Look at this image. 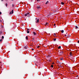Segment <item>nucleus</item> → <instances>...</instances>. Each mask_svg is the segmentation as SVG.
<instances>
[{"instance_id":"bb28decb","label":"nucleus","mask_w":79,"mask_h":79,"mask_svg":"<svg viewBox=\"0 0 79 79\" xmlns=\"http://www.w3.org/2000/svg\"><path fill=\"white\" fill-rule=\"evenodd\" d=\"M40 47V46H37V48H39Z\"/></svg>"},{"instance_id":"6ab92c4d","label":"nucleus","mask_w":79,"mask_h":79,"mask_svg":"<svg viewBox=\"0 0 79 79\" xmlns=\"http://www.w3.org/2000/svg\"><path fill=\"white\" fill-rule=\"evenodd\" d=\"M58 67H60V68H62V67L61 65H59Z\"/></svg>"},{"instance_id":"79ce46f5","label":"nucleus","mask_w":79,"mask_h":79,"mask_svg":"<svg viewBox=\"0 0 79 79\" xmlns=\"http://www.w3.org/2000/svg\"><path fill=\"white\" fill-rule=\"evenodd\" d=\"M55 39H57V38H56Z\"/></svg>"},{"instance_id":"5701e85b","label":"nucleus","mask_w":79,"mask_h":79,"mask_svg":"<svg viewBox=\"0 0 79 79\" xmlns=\"http://www.w3.org/2000/svg\"><path fill=\"white\" fill-rule=\"evenodd\" d=\"M4 38V36H2V39H3Z\"/></svg>"},{"instance_id":"cd10ccee","label":"nucleus","mask_w":79,"mask_h":79,"mask_svg":"<svg viewBox=\"0 0 79 79\" xmlns=\"http://www.w3.org/2000/svg\"><path fill=\"white\" fill-rule=\"evenodd\" d=\"M12 6L13 7H14V4H12Z\"/></svg>"},{"instance_id":"c85d7f7f","label":"nucleus","mask_w":79,"mask_h":79,"mask_svg":"<svg viewBox=\"0 0 79 79\" xmlns=\"http://www.w3.org/2000/svg\"><path fill=\"white\" fill-rule=\"evenodd\" d=\"M2 41V39H1L0 40V41L1 42V41Z\"/></svg>"},{"instance_id":"9b49d317","label":"nucleus","mask_w":79,"mask_h":79,"mask_svg":"<svg viewBox=\"0 0 79 79\" xmlns=\"http://www.w3.org/2000/svg\"><path fill=\"white\" fill-rule=\"evenodd\" d=\"M33 33L34 35H35L36 34V33L35 32H33Z\"/></svg>"},{"instance_id":"a878e982","label":"nucleus","mask_w":79,"mask_h":79,"mask_svg":"<svg viewBox=\"0 0 79 79\" xmlns=\"http://www.w3.org/2000/svg\"><path fill=\"white\" fill-rule=\"evenodd\" d=\"M6 7H7V6H8V4H7V3H6Z\"/></svg>"},{"instance_id":"412c9836","label":"nucleus","mask_w":79,"mask_h":79,"mask_svg":"<svg viewBox=\"0 0 79 79\" xmlns=\"http://www.w3.org/2000/svg\"><path fill=\"white\" fill-rule=\"evenodd\" d=\"M51 67L53 68V65H52L51 66Z\"/></svg>"},{"instance_id":"7ed1b4c3","label":"nucleus","mask_w":79,"mask_h":79,"mask_svg":"<svg viewBox=\"0 0 79 79\" xmlns=\"http://www.w3.org/2000/svg\"><path fill=\"white\" fill-rule=\"evenodd\" d=\"M73 61H74L75 62L77 61V58H75V57H73Z\"/></svg>"},{"instance_id":"37998d69","label":"nucleus","mask_w":79,"mask_h":79,"mask_svg":"<svg viewBox=\"0 0 79 79\" xmlns=\"http://www.w3.org/2000/svg\"><path fill=\"white\" fill-rule=\"evenodd\" d=\"M66 34H67V33L66 32Z\"/></svg>"},{"instance_id":"4468645a","label":"nucleus","mask_w":79,"mask_h":79,"mask_svg":"<svg viewBox=\"0 0 79 79\" xmlns=\"http://www.w3.org/2000/svg\"><path fill=\"white\" fill-rule=\"evenodd\" d=\"M56 40V38L54 39H53V41H55Z\"/></svg>"},{"instance_id":"20e7f679","label":"nucleus","mask_w":79,"mask_h":79,"mask_svg":"<svg viewBox=\"0 0 79 79\" xmlns=\"http://www.w3.org/2000/svg\"><path fill=\"white\" fill-rule=\"evenodd\" d=\"M24 48L25 49H29V48H28V46H24Z\"/></svg>"},{"instance_id":"f03ea898","label":"nucleus","mask_w":79,"mask_h":79,"mask_svg":"<svg viewBox=\"0 0 79 79\" xmlns=\"http://www.w3.org/2000/svg\"><path fill=\"white\" fill-rule=\"evenodd\" d=\"M35 22L36 23H38L39 22V19H38L37 18H35Z\"/></svg>"},{"instance_id":"b1692460","label":"nucleus","mask_w":79,"mask_h":79,"mask_svg":"<svg viewBox=\"0 0 79 79\" xmlns=\"http://www.w3.org/2000/svg\"><path fill=\"white\" fill-rule=\"evenodd\" d=\"M27 33H29L30 32L29 31H27Z\"/></svg>"},{"instance_id":"e433bc0d","label":"nucleus","mask_w":79,"mask_h":79,"mask_svg":"<svg viewBox=\"0 0 79 79\" xmlns=\"http://www.w3.org/2000/svg\"><path fill=\"white\" fill-rule=\"evenodd\" d=\"M37 2H39V0H37Z\"/></svg>"},{"instance_id":"c03bdc74","label":"nucleus","mask_w":79,"mask_h":79,"mask_svg":"<svg viewBox=\"0 0 79 79\" xmlns=\"http://www.w3.org/2000/svg\"><path fill=\"white\" fill-rule=\"evenodd\" d=\"M69 42H70V41H69Z\"/></svg>"},{"instance_id":"f704fd0d","label":"nucleus","mask_w":79,"mask_h":79,"mask_svg":"<svg viewBox=\"0 0 79 79\" xmlns=\"http://www.w3.org/2000/svg\"><path fill=\"white\" fill-rule=\"evenodd\" d=\"M78 42L79 44V40L78 41Z\"/></svg>"},{"instance_id":"72a5a7b5","label":"nucleus","mask_w":79,"mask_h":79,"mask_svg":"<svg viewBox=\"0 0 79 79\" xmlns=\"http://www.w3.org/2000/svg\"><path fill=\"white\" fill-rule=\"evenodd\" d=\"M0 33L1 34H2V32H0Z\"/></svg>"},{"instance_id":"423d86ee","label":"nucleus","mask_w":79,"mask_h":79,"mask_svg":"<svg viewBox=\"0 0 79 79\" xmlns=\"http://www.w3.org/2000/svg\"><path fill=\"white\" fill-rule=\"evenodd\" d=\"M36 7L37 8V9H38L39 10L41 8L40 6H37Z\"/></svg>"},{"instance_id":"1a4fd4ad","label":"nucleus","mask_w":79,"mask_h":79,"mask_svg":"<svg viewBox=\"0 0 79 79\" xmlns=\"http://www.w3.org/2000/svg\"><path fill=\"white\" fill-rule=\"evenodd\" d=\"M48 23H46L45 24H44V26H47V25H48Z\"/></svg>"},{"instance_id":"f257e3e1","label":"nucleus","mask_w":79,"mask_h":79,"mask_svg":"<svg viewBox=\"0 0 79 79\" xmlns=\"http://www.w3.org/2000/svg\"><path fill=\"white\" fill-rule=\"evenodd\" d=\"M24 15L25 17H29L30 16V15H29V13H27V14H24Z\"/></svg>"},{"instance_id":"4c0bfd02","label":"nucleus","mask_w":79,"mask_h":79,"mask_svg":"<svg viewBox=\"0 0 79 79\" xmlns=\"http://www.w3.org/2000/svg\"><path fill=\"white\" fill-rule=\"evenodd\" d=\"M55 25H56V24H54V26H55Z\"/></svg>"},{"instance_id":"a18cd8bd","label":"nucleus","mask_w":79,"mask_h":79,"mask_svg":"<svg viewBox=\"0 0 79 79\" xmlns=\"http://www.w3.org/2000/svg\"><path fill=\"white\" fill-rule=\"evenodd\" d=\"M58 63H59V61Z\"/></svg>"},{"instance_id":"7c9ffc66","label":"nucleus","mask_w":79,"mask_h":79,"mask_svg":"<svg viewBox=\"0 0 79 79\" xmlns=\"http://www.w3.org/2000/svg\"><path fill=\"white\" fill-rule=\"evenodd\" d=\"M51 60H49V61H50H50H51Z\"/></svg>"},{"instance_id":"393cba45","label":"nucleus","mask_w":79,"mask_h":79,"mask_svg":"<svg viewBox=\"0 0 79 79\" xmlns=\"http://www.w3.org/2000/svg\"><path fill=\"white\" fill-rule=\"evenodd\" d=\"M61 48V46H59V47H58V48L60 49Z\"/></svg>"},{"instance_id":"0eeeda50","label":"nucleus","mask_w":79,"mask_h":79,"mask_svg":"<svg viewBox=\"0 0 79 79\" xmlns=\"http://www.w3.org/2000/svg\"><path fill=\"white\" fill-rule=\"evenodd\" d=\"M13 14V10H12L11 12H10V14L12 15Z\"/></svg>"},{"instance_id":"a211bd4d","label":"nucleus","mask_w":79,"mask_h":79,"mask_svg":"<svg viewBox=\"0 0 79 79\" xmlns=\"http://www.w3.org/2000/svg\"><path fill=\"white\" fill-rule=\"evenodd\" d=\"M71 36V35H68L67 36V37H68V38H69Z\"/></svg>"},{"instance_id":"49530a36","label":"nucleus","mask_w":79,"mask_h":79,"mask_svg":"<svg viewBox=\"0 0 79 79\" xmlns=\"http://www.w3.org/2000/svg\"><path fill=\"white\" fill-rule=\"evenodd\" d=\"M12 1H13V0H11Z\"/></svg>"},{"instance_id":"dca6fc26","label":"nucleus","mask_w":79,"mask_h":79,"mask_svg":"<svg viewBox=\"0 0 79 79\" xmlns=\"http://www.w3.org/2000/svg\"><path fill=\"white\" fill-rule=\"evenodd\" d=\"M64 32V31L62 30V31H61V32H62V33H63Z\"/></svg>"},{"instance_id":"f3484780","label":"nucleus","mask_w":79,"mask_h":79,"mask_svg":"<svg viewBox=\"0 0 79 79\" xmlns=\"http://www.w3.org/2000/svg\"><path fill=\"white\" fill-rule=\"evenodd\" d=\"M26 39L27 40H28V37L27 36L26 37Z\"/></svg>"},{"instance_id":"ea45409f","label":"nucleus","mask_w":79,"mask_h":79,"mask_svg":"<svg viewBox=\"0 0 79 79\" xmlns=\"http://www.w3.org/2000/svg\"><path fill=\"white\" fill-rule=\"evenodd\" d=\"M3 1V0H1V1Z\"/></svg>"},{"instance_id":"ddd939ff","label":"nucleus","mask_w":79,"mask_h":79,"mask_svg":"<svg viewBox=\"0 0 79 79\" xmlns=\"http://www.w3.org/2000/svg\"><path fill=\"white\" fill-rule=\"evenodd\" d=\"M53 36L55 37H56V33L54 34V35H53Z\"/></svg>"},{"instance_id":"aec40b11","label":"nucleus","mask_w":79,"mask_h":79,"mask_svg":"<svg viewBox=\"0 0 79 79\" xmlns=\"http://www.w3.org/2000/svg\"><path fill=\"white\" fill-rule=\"evenodd\" d=\"M32 39H33L32 41H34V40H35V38H32Z\"/></svg>"},{"instance_id":"6e6552de","label":"nucleus","mask_w":79,"mask_h":79,"mask_svg":"<svg viewBox=\"0 0 79 79\" xmlns=\"http://www.w3.org/2000/svg\"><path fill=\"white\" fill-rule=\"evenodd\" d=\"M69 54H70V55H69V56H70V57H71V56H73V55L72 54V52H70V53Z\"/></svg>"},{"instance_id":"2eb2a0df","label":"nucleus","mask_w":79,"mask_h":79,"mask_svg":"<svg viewBox=\"0 0 79 79\" xmlns=\"http://www.w3.org/2000/svg\"><path fill=\"white\" fill-rule=\"evenodd\" d=\"M61 4H62V5H64V3H63V2H61Z\"/></svg>"},{"instance_id":"a19ab883","label":"nucleus","mask_w":79,"mask_h":79,"mask_svg":"<svg viewBox=\"0 0 79 79\" xmlns=\"http://www.w3.org/2000/svg\"><path fill=\"white\" fill-rule=\"evenodd\" d=\"M70 50V51H71V50Z\"/></svg>"},{"instance_id":"39448f33","label":"nucleus","mask_w":79,"mask_h":79,"mask_svg":"<svg viewBox=\"0 0 79 79\" xmlns=\"http://www.w3.org/2000/svg\"><path fill=\"white\" fill-rule=\"evenodd\" d=\"M58 52L60 54V55H62L63 53V52L62 51H61V52Z\"/></svg>"},{"instance_id":"2f4dec72","label":"nucleus","mask_w":79,"mask_h":79,"mask_svg":"<svg viewBox=\"0 0 79 79\" xmlns=\"http://www.w3.org/2000/svg\"><path fill=\"white\" fill-rule=\"evenodd\" d=\"M2 14V12H0V15Z\"/></svg>"},{"instance_id":"c9c22d12","label":"nucleus","mask_w":79,"mask_h":79,"mask_svg":"<svg viewBox=\"0 0 79 79\" xmlns=\"http://www.w3.org/2000/svg\"><path fill=\"white\" fill-rule=\"evenodd\" d=\"M54 64V63H53L52 64Z\"/></svg>"},{"instance_id":"f8f14e48","label":"nucleus","mask_w":79,"mask_h":79,"mask_svg":"<svg viewBox=\"0 0 79 79\" xmlns=\"http://www.w3.org/2000/svg\"><path fill=\"white\" fill-rule=\"evenodd\" d=\"M48 1H47V2H46L45 4L46 5L47 4H48Z\"/></svg>"},{"instance_id":"c756f323","label":"nucleus","mask_w":79,"mask_h":79,"mask_svg":"<svg viewBox=\"0 0 79 79\" xmlns=\"http://www.w3.org/2000/svg\"><path fill=\"white\" fill-rule=\"evenodd\" d=\"M31 50H32V51H33V50H34V49H33V48H32Z\"/></svg>"},{"instance_id":"9d476101","label":"nucleus","mask_w":79,"mask_h":79,"mask_svg":"<svg viewBox=\"0 0 79 79\" xmlns=\"http://www.w3.org/2000/svg\"><path fill=\"white\" fill-rule=\"evenodd\" d=\"M75 28L77 29H78V27L77 26H75Z\"/></svg>"},{"instance_id":"58836bf2","label":"nucleus","mask_w":79,"mask_h":79,"mask_svg":"<svg viewBox=\"0 0 79 79\" xmlns=\"http://www.w3.org/2000/svg\"><path fill=\"white\" fill-rule=\"evenodd\" d=\"M65 36H66V35H65Z\"/></svg>"},{"instance_id":"473e14b6","label":"nucleus","mask_w":79,"mask_h":79,"mask_svg":"<svg viewBox=\"0 0 79 79\" xmlns=\"http://www.w3.org/2000/svg\"><path fill=\"white\" fill-rule=\"evenodd\" d=\"M29 30H30L29 29H28V30H27V31H29Z\"/></svg>"},{"instance_id":"4be33fe9","label":"nucleus","mask_w":79,"mask_h":79,"mask_svg":"<svg viewBox=\"0 0 79 79\" xmlns=\"http://www.w3.org/2000/svg\"><path fill=\"white\" fill-rule=\"evenodd\" d=\"M61 60H63V59L62 57L60 59Z\"/></svg>"}]
</instances>
